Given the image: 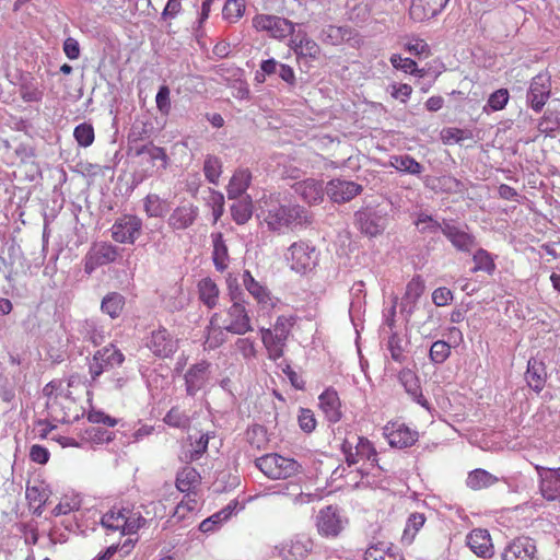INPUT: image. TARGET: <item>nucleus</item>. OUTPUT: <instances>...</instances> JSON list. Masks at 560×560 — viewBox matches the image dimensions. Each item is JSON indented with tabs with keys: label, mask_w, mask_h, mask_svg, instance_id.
<instances>
[{
	"label": "nucleus",
	"mask_w": 560,
	"mask_h": 560,
	"mask_svg": "<svg viewBox=\"0 0 560 560\" xmlns=\"http://www.w3.org/2000/svg\"><path fill=\"white\" fill-rule=\"evenodd\" d=\"M257 218L269 231L282 233L285 229L311 224L308 211L300 205H282L278 200H265L260 206Z\"/></svg>",
	"instance_id": "f257e3e1"
},
{
	"label": "nucleus",
	"mask_w": 560,
	"mask_h": 560,
	"mask_svg": "<svg viewBox=\"0 0 560 560\" xmlns=\"http://www.w3.org/2000/svg\"><path fill=\"white\" fill-rule=\"evenodd\" d=\"M147 523L140 512L124 505H114L101 517V525L106 536L118 534L119 537L136 534Z\"/></svg>",
	"instance_id": "f03ea898"
},
{
	"label": "nucleus",
	"mask_w": 560,
	"mask_h": 560,
	"mask_svg": "<svg viewBox=\"0 0 560 560\" xmlns=\"http://www.w3.org/2000/svg\"><path fill=\"white\" fill-rule=\"evenodd\" d=\"M230 288L232 305L225 312V318L222 320L223 328L228 332L235 335H245L253 330L250 318L245 307V301L242 299V291L238 287Z\"/></svg>",
	"instance_id": "7ed1b4c3"
},
{
	"label": "nucleus",
	"mask_w": 560,
	"mask_h": 560,
	"mask_svg": "<svg viewBox=\"0 0 560 560\" xmlns=\"http://www.w3.org/2000/svg\"><path fill=\"white\" fill-rule=\"evenodd\" d=\"M354 224L358 230L370 237L381 235L387 228L389 212L386 208L368 205L354 212Z\"/></svg>",
	"instance_id": "20e7f679"
},
{
	"label": "nucleus",
	"mask_w": 560,
	"mask_h": 560,
	"mask_svg": "<svg viewBox=\"0 0 560 560\" xmlns=\"http://www.w3.org/2000/svg\"><path fill=\"white\" fill-rule=\"evenodd\" d=\"M319 255L317 248L310 242L299 241L290 245L285 259L292 271L304 276L317 267Z\"/></svg>",
	"instance_id": "39448f33"
},
{
	"label": "nucleus",
	"mask_w": 560,
	"mask_h": 560,
	"mask_svg": "<svg viewBox=\"0 0 560 560\" xmlns=\"http://www.w3.org/2000/svg\"><path fill=\"white\" fill-rule=\"evenodd\" d=\"M256 467L270 479H287L301 472L302 466L293 458L266 454L256 459Z\"/></svg>",
	"instance_id": "423d86ee"
},
{
	"label": "nucleus",
	"mask_w": 560,
	"mask_h": 560,
	"mask_svg": "<svg viewBox=\"0 0 560 560\" xmlns=\"http://www.w3.org/2000/svg\"><path fill=\"white\" fill-rule=\"evenodd\" d=\"M130 154L142 158V164L147 165L143 171L145 175L153 176L163 173L170 163V158L164 148L148 141L141 145L131 147Z\"/></svg>",
	"instance_id": "0eeeda50"
},
{
	"label": "nucleus",
	"mask_w": 560,
	"mask_h": 560,
	"mask_svg": "<svg viewBox=\"0 0 560 560\" xmlns=\"http://www.w3.org/2000/svg\"><path fill=\"white\" fill-rule=\"evenodd\" d=\"M124 361V353L113 343L98 349L89 362L91 381L96 382L104 372L120 366Z\"/></svg>",
	"instance_id": "6e6552de"
},
{
	"label": "nucleus",
	"mask_w": 560,
	"mask_h": 560,
	"mask_svg": "<svg viewBox=\"0 0 560 560\" xmlns=\"http://www.w3.org/2000/svg\"><path fill=\"white\" fill-rule=\"evenodd\" d=\"M347 525L348 518L335 505H327L320 509L316 516L317 532L324 538H337Z\"/></svg>",
	"instance_id": "1a4fd4ad"
},
{
	"label": "nucleus",
	"mask_w": 560,
	"mask_h": 560,
	"mask_svg": "<svg viewBox=\"0 0 560 560\" xmlns=\"http://www.w3.org/2000/svg\"><path fill=\"white\" fill-rule=\"evenodd\" d=\"M253 27L266 32L275 39H283L295 32V24L285 18L272 14H256L252 20Z\"/></svg>",
	"instance_id": "9d476101"
},
{
	"label": "nucleus",
	"mask_w": 560,
	"mask_h": 560,
	"mask_svg": "<svg viewBox=\"0 0 560 560\" xmlns=\"http://www.w3.org/2000/svg\"><path fill=\"white\" fill-rule=\"evenodd\" d=\"M142 219L135 214H124L116 219L110 228L115 242L120 244H135L142 233Z\"/></svg>",
	"instance_id": "9b49d317"
},
{
	"label": "nucleus",
	"mask_w": 560,
	"mask_h": 560,
	"mask_svg": "<svg viewBox=\"0 0 560 560\" xmlns=\"http://www.w3.org/2000/svg\"><path fill=\"white\" fill-rule=\"evenodd\" d=\"M120 254L117 246L108 242L94 244L84 257V271L91 275L98 267L114 262Z\"/></svg>",
	"instance_id": "f8f14e48"
},
{
	"label": "nucleus",
	"mask_w": 560,
	"mask_h": 560,
	"mask_svg": "<svg viewBox=\"0 0 560 560\" xmlns=\"http://www.w3.org/2000/svg\"><path fill=\"white\" fill-rule=\"evenodd\" d=\"M145 347L158 358H171L178 349L176 339L165 327L160 326L145 338Z\"/></svg>",
	"instance_id": "ddd939ff"
},
{
	"label": "nucleus",
	"mask_w": 560,
	"mask_h": 560,
	"mask_svg": "<svg viewBox=\"0 0 560 560\" xmlns=\"http://www.w3.org/2000/svg\"><path fill=\"white\" fill-rule=\"evenodd\" d=\"M211 375V363L207 360H200L191 364L184 374L185 392L189 397H195L202 390Z\"/></svg>",
	"instance_id": "4468645a"
},
{
	"label": "nucleus",
	"mask_w": 560,
	"mask_h": 560,
	"mask_svg": "<svg viewBox=\"0 0 560 560\" xmlns=\"http://www.w3.org/2000/svg\"><path fill=\"white\" fill-rule=\"evenodd\" d=\"M536 542L527 536H520L504 547L502 560H539Z\"/></svg>",
	"instance_id": "2eb2a0df"
},
{
	"label": "nucleus",
	"mask_w": 560,
	"mask_h": 560,
	"mask_svg": "<svg viewBox=\"0 0 560 560\" xmlns=\"http://www.w3.org/2000/svg\"><path fill=\"white\" fill-rule=\"evenodd\" d=\"M535 470L542 498L547 501H560V467L548 468L535 465Z\"/></svg>",
	"instance_id": "dca6fc26"
},
{
	"label": "nucleus",
	"mask_w": 560,
	"mask_h": 560,
	"mask_svg": "<svg viewBox=\"0 0 560 560\" xmlns=\"http://www.w3.org/2000/svg\"><path fill=\"white\" fill-rule=\"evenodd\" d=\"M551 82L546 73H538L532 79L527 91L526 100L528 105L536 113L540 112L550 96Z\"/></svg>",
	"instance_id": "f3484780"
},
{
	"label": "nucleus",
	"mask_w": 560,
	"mask_h": 560,
	"mask_svg": "<svg viewBox=\"0 0 560 560\" xmlns=\"http://www.w3.org/2000/svg\"><path fill=\"white\" fill-rule=\"evenodd\" d=\"M362 191V185L342 178H334L326 185V194L336 203L349 202Z\"/></svg>",
	"instance_id": "a211bd4d"
},
{
	"label": "nucleus",
	"mask_w": 560,
	"mask_h": 560,
	"mask_svg": "<svg viewBox=\"0 0 560 560\" xmlns=\"http://www.w3.org/2000/svg\"><path fill=\"white\" fill-rule=\"evenodd\" d=\"M425 290V282L420 275H415L406 285L400 301V314L408 322L417 308L419 299Z\"/></svg>",
	"instance_id": "6ab92c4d"
},
{
	"label": "nucleus",
	"mask_w": 560,
	"mask_h": 560,
	"mask_svg": "<svg viewBox=\"0 0 560 560\" xmlns=\"http://www.w3.org/2000/svg\"><path fill=\"white\" fill-rule=\"evenodd\" d=\"M450 0H412L409 16L415 22H425L440 15Z\"/></svg>",
	"instance_id": "aec40b11"
},
{
	"label": "nucleus",
	"mask_w": 560,
	"mask_h": 560,
	"mask_svg": "<svg viewBox=\"0 0 560 560\" xmlns=\"http://www.w3.org/2000/svg\"><path fill=\"white\" fill-rule=\"evenodd\" d=\"M443 235L458 252L470 253L477 245L476 237L453 223V220L444 219Z\"/></svg>",
	"instance_id": "412c9836"
},
{
	"label": "nucleus",
	"mask_w": 560,
	"mask_h": 560,
	"mask_svg": "<svg viewBox=\"0 0 560 560\" xmlns=\"http://www.w3.org/2000/svg\"><path fill=\"white\" fill-rule=\"evenodd\" d=\"M398 381L412 401L420 405L428 411L432 410L430 402L422 394L420 380L415 371L408 368L400 370L398 373Z\"/></svg>",
	"instance_id": "4be33fe9"
},
{
	"label": "nucleus",
	"mask_w": 560,
	"mask_h": 560,
	"mask_svg": "<svg viewBox=\"0 0 560 560\" xmlns=\"http://www.w3.org/2000/svg\"><path fill=\"white\" fill-rule=\"evenodd\" d=\"M199 215V208L191 202L177 206L167 219L168 226L174 231L190 228Z\"/></svg>",
	"instance_id": "5701e85b"
},
{
	"label": "nucleus",
	"mask_w": 560,
	"mask_h": 560,
	"mask_svg": "<svg viewBox=\"0 0 560 560\" xmlns=\"http://www.w3.org/2000/svg\"><path fill=\"white\" fill-rule=\"evenodd\" d=\"M293 191L306 203L316 205L323 201L326 187L323 180L306 178L292 185Z\"/></svg>",
	"instance_id": "b1692460"
},
{
	"label": "nucleus",
	"mask_w": 560,
	"mask_h": 560,
	"mask_svg": "<svg viewBox=\"0 0 560 560\" xmlns=\"http://www.w3.org/2000/svg\"><path fill=\"white\" fill-rule=\"evenodd\" d=\"M75 330L83 342H90L94 347L101 346L105 341V327L98 318L79 320Z\"/></svg>",
	"instance_id": "393cba45"
},
{
	"label": "nucleus",
	"mask_w": 560,
	"mask_h": 560,
	"mask_svg": "<svg viewBox=\"0 0 560 560\" xmlns=\"http://www.w3.org/2000/svg\"><path fill=\"white\" fill-rule=\"evenodd\" d=\"M386 436L393 447L407 448L412 446L419 439L418 431L407 427L405 423H393L386 427Z\"/></svg>",
	"instance_id": "a878e982"
},
{
	"label": "nucleus",
	"mask_w": 560,
	"mask_h": 560,
	"mask_svg": "<svg viewBox=\"0 0 560 560\" xmlns=\"http://www.w3.org/2000/svg\"><path fill=\"white\" fill-rule=\"evenodd\" d=\"M359 36L357 30L351 26L343 25H326L322 28L319 39L327 45L338 46L343 43L354 40L358 43L357 37Z\"/></svg>",
	"instance_id": "bb28decb"
},
{
	"label": "nucleus",
	"mask_w": 560,
	"mask_h": 560,
	"mask_svg": "<svg viewBox=\"0 0 560 560\" xmlns=\"http://www.w3.org/2000/svg\"><path fill=\"white\" fill-rule=\"evenodd\" d=\"M319 407L330 423H337L342 418L341 401L336 389L326 388L318 397Z\"/></svg>",
	"instance_id": "cd10ccee"
},
{
	"label": "nucleus",
	"mask_w": 560,
	"mask_h": 560,
	"mask_svg": "<svg viewBox=\"0 0 560 560\" xmlns=\"http://www.w3.org/2000/svg\"><path fill=\"white\" fill-rule=\"evenodd\" d=\"M470 550L481 558H490L493 555V545L490 534L487 529L476 528L471 530L466 538Z\"/></svg>",
	"instance_id": "c85d7f7f"
},
{
	"label": "nucleus",
	"mask_w": 560,
	"mask_h": 560,
	"mask_svg": "<svg viewBox=\"0 0 560 560\" xmlns=\"http://www.w3.org/2000/svg\"><path fill=\"white\" fill-rule=\"evenodd\" d=\"M253 180V174L247 167H238L234 171L226 187L229 199H238L242 197Z\"/></svg>",
	"instance_id": "c756f323"
},
{
	"label": "nucleus",
	"mask_w": 560,
	"mask_h": 560,
	"mask_svg": "<svg viewBox=\"0 0 560 560\" xmlns=\"http://www.w3.org/2000/svg\"><path fill=\"white\" fill-rule=\"evenodd\" d=\"M525 380L527 385L535 393H540L544 389L547 381V371L545 363L535 358H530L527 362Z\"/></svg>",
	"instance_id": "7c9ffc66"
},
{
	"label": "nucleus",
	"mask_w": 560,
	"mask_h": 560,
	"mask_svg": "<svg viewBox=\"0 0 560 560\" xmlns=\"http://www.w3.org/2000/svg\"><path fill=\"white\" fill-rule=\"evenodd\" d=\"M291 48L299 57L317 59L320 49L315 40L310 38L306 33H294L290 39Z\"/></svg>",
	"instance_id": "2f4dec72"
},
{
	"label": "nucleus",
	"mask_w": 560,
	"mask_h": 560,
	"mask_svg": "<svg viewBox=\"0 0 560 560\" xmlns=\"http://www.w3.org/2000/svg\"><path fill=\"white\" fill-rule=\"evenodd\" d=\"M212 261L219 272L226 270L230 261L229 249L221 232H212Z\"/></svg>",
	"instance_id": "473e14b6"
},
{
	"label": "nucleus",
	"mask_w": 560,
	"mask_h": 560,
	"mask_svg": "<svg viewBox=\"0 0 560 560\" xmlns=\"http://www.w3.org/2000/svg\"><path fill=\"white\" fill-rule=\"evenodd\" d=\"M500 480L504 481L506 485L510 486L509 480L506 478H499L486 469L477 468L468 474L466 479V486L471 490H481L493 486Z\"/></svg>",
	"instance_id": "72a5a7b5"
},
{
	"label": "nucleus",
	"mask_w": 560,
	"mask_h": 560,
	"mask_svg": "<svg viewBox=\"0 0 560 560\" xmlns=\"http://www.w3.org/2000/svg\"><path fill=\"white\" fill-rule=\"evenodd\" d=\"M154 132L153 124L147 120H136L128 133V150L131 151V147L141 145L145 142L150 141L152 135Z\"/></svg>",
	"instance_id": "f704fd0d"
},
{
	"label": "nucleus",
	"mask_w": 560,
	"mask_h": 560,
	"mask_svg": "<svg viewBox=\"0 0 560 560\" xmlns=\"http://www.w3.org/2000/svg\"><path fill=\"white\" fill-rule=\"evenodd\" d=\"M243 285L258 304L264 306L272 305L269 290L256 281L248 270H245L243 273Z\"/></svg>",
	"instance_id": "c9c22d12"
},
{
	"label": "nucleus",
	"mask_w": 560,
	"mask_h": 560,
	"mask_svg": "<svg viewBox=\"0 0 560 560\" xmlns=\"http://www.w3.org/2000/svg\"><path fill=\"white\" fill-rule=\"evenodd\" d=\"M200 474L191 466L183 467L176 476V488L184 493H191L200 482Z\"/></svg>",
	"instance_id": "e433bc0d"
},
{
	"label": "nucleus",
	"mask_w": 560,
	"mask_h": 560,
	"mask_svg": "<svg viewBox=\"0 0 560 560\" xmlns=\"http://www.w3.org/2000/svg\"><path fill=\"white\" fill-rule=\"evenodd\" d=\"M261 340L268 351V358L277 361L283 355L287 340L275 336L271 329L261 328Z\"/></svg>",
	"instance_id": "4c0bfd02"
},
{
	"label": "nucleus",
	"mask_w": 560,
	"mask_h": 560,
	"mask_svg": "<svg viewBox=\"0 0 560 560\" xmlns=\"http://www.w3.org/2000/svg\"><path fill=\"white\" fill-rule=\"evenodd\" d=\"M126 305V298L119 292L107 293L101 302V311L112 319H117Z\"/></svg>",
	"instance_id": "58836bf2"
},
{
	"label": "nucleus",
	"mask_w": 560,
	"mask_h": 560,
	"mask_svg": "<svg viewBox=\"0 0 560 560\" xmlns=\"http://www.w3.org/2000/svg\"><path fill=\"white\" fill-rule=\"evenodd\" d=\"M221 315L214 313L210 318V324L207 327V338L205 345L208 349H217L225 342V329L220 324Z\"/></svg>",
	"instance_id": "ea45409f"
},
{
	"label": "nucleus",
	"mask_w": 560,
	"mask_h": 560,
	"mask_svg": "<svg viewBox=\"0 0 560 560\" xmlns=\"http://www.w3.org/2000/svg\"><path fill=\"white\" fill-rule=\"evenodd\" d=\"M143 209L149 218H163L170 210L166 199L156 194H148L143 198Z\"/></svg>",
	"instance_id": "a19ab883"
},
{
	"label": "nucleus",
	"mask_w": 560,
	"mask_h": 560,
	"mask_svg": "<svg viewBox=\"0 0 560 560\" xmlns=\"http://www.w3.org/2000/svg\"><path fill=\"white\" fill-rule=\"evenodd\" d=\"M390 166L400 173L419 176L424 167L409 154L393 155L390 158Z\"/></svg>",
	"instance_id": "79ce46f5"
},
{
	"label": "nucleus",
	"mask_w": 560,
	"mask_h": 560,
	"mask_svg": "<svg viewBox=\"0 0 560 560\" xmlns=\"http://www.w3.org/2000/svg\"><path fill=\"white\" fill-rule=\"evenodd\" d=\"M495 255L491 254L485 248H478L472 255V261L475 264L471 269L472 272L483 271L489 276H492L497 269Z\"/></svg>",
	"instance_id": "37998d69"
},
{
	"label": "nucleus",
	"mask_w": 560,
	"mask_h": 560,
	"mask_svg": "<svg viewBox=\"0 0 560 560\" xmlns=\"http://www.w3.org/2000/svg\"><path fill=\"white\" fill-rule=\"evenodd\" d=\"M163 421L171 428L186 431L191 425L189 415L179 406H173L164 416Z\"/></svg>",
	"instance_id": "c03bdc74"
},
{
	"label": "nucleus",
	"mask_w": 560,
	"mask_h": 560,
	"mask_svg": "<svg viewBox=\"0 0 560 560\" xmlns=\"http://www.w3.org/2000/svg\"><path fill=\"white\" fill-rule=\"evenodd\" d=\"M199 299L209 308H213L219 299V288L215 282L210 278H205L198 283Z\"/></svg>",
	"instance_id": "a18cd8bd"
},
{
	"label": "nucleus",
	"mask_w": 560,
	"mask_h": 560,
	"mask_svg": "<svg viewBox=\"0 0 560 560\" xmlns=\"http://www.w3.org/2000/svg\"><path fill=\"white\" fill-rule=\"evenodd\" d=\"M253 214V203L250 197L237 200L231 206V215L236 224H245Z\"/></svg>",
	"instance_id": "49530a36"
},
{
	"label": "nucleus",
	"mask_w": 560,
	"mask_h": 560,
	"mask_svg": "<svg viewBox=\"0 0 560 560\" xmlns=\"http://www.w3.org/2000/svg\"><path fill=\"white\" fill-rule=\"evenodd\" d=\"M415 225L421 234H436L439 232L443 233L444 219L442 220V222H440L432 215L425 212H420L417 215Z\"/></svg>",
	"instance_id": "de8ad7c7"
},
{
	"label": "nucleus",
	"mask_w": 560,
	"mask_h": 560,
	"mask_svg": "<svg viewBox=\"0 0 560 560\" xmlns=\"http://www.w3.org/2000/svg\"><path fill=\"white\" fill-rule=\"evenodd\" d=\"M313 550V541L307 537H295L288 546V552L295 560L305 559Z\"/></svg>",
	"instance_id": "09e8293b"
},
{
	"label": "nucleus",
	"mask_w": 560,
	"mask_h": 560,
	"mask_svg": "<svg viewBox=\"0 0 560 560\" xmlns=\"http://www.w3.org/2000/svg\"><path fill=\"white\" fill-rule=\"evenodd\" d=\"M425 523V516L423 513H411L406 522V526L402 534V541L410 544L416 534L423 527Z\"/></svg>",
	"instance_id": "8fccbe9b"
},
{
	"label": "nucleus",
	"mask_w": 560,
	"mask_h": 560,
	"mask_svg": "<svg viewBox=\"0 0 560 560\" xmlns=\"http://www.w3.org/2000/svg\"><path fill=\"white\" fill-rule=\"evenodd\" d=\"M142 375L145 378L147 387L152 396L158 395L168 385L167 377L156 370H147Z\"/></svg>",
	"instance_id": "3c124183"
},
{
	"label": "nucleus",
	"mask_w": 560,
	"mask_h": 560,
	"mask_svg": "<svg viewBox=\"0 0 560 560\" xmlns=\"http://www.w3.org/2000/svg\"><path fill=\"white\" fill-rule=\"evenodd\" d=\"M203 173L206 179L211 184H218L222 174V162L218 156L207 155L203 162Z\"/></svg>",
	"instance_id": "603ef678"
},
{
	"label": "nucleus",
	"mask_w": 560,
	"mask_h": 560,
	"mask_svg": "<svg viewBox=\"0 0 560 560\" xmlns=\"http://www.w3.org/2000/svg\"><path fill=\"white\" fill-rule=\"evenodd\" d=\"M363 560H402V558L390 552L384 544H377L366 549Z\"/></svg>",
	"instance_id": "864d4df0"
},
{
	"label": "nucleus",
	"mask_w": 560,
	"mask_h": 560,
	"mask_svg": "<svg viewBox=\"0 0 560 560\" xmlns=\"http://www.w3.org/2000/svg\"><path fill=\"white\" fill-rule=\"evenodd\" d=\"M451 355V346L444 340H436L429 351L430 361L433 364L444 363Z\"/></svg>",
	"instance_id": "5fc2aeb1"
},
{
	"label": "nucleus",
	"mask_w": 560,
	"mask_h": 560,
	"mask_svg": "<svg viewBox=\"0 0 560 560\" xmlns=\"http://www.w3.org/2000/svg\"><path fill=\"white\" fill-rule=\"evenodd\" d=\"M390 62L394 68L402 70L405 73L416 74L418 77H423L424 70L417 68V62L408 57H401L400 55H393L390 57Z\"/></svg>",
	"instance_id": "6e6d98bb"
},
{
	"label": "nucleus",
	"mask_w": 560,
	"mask_h": 560,
	"mask_svg": "<svg viewBox=\"0 0 560 560\" xmlns=\"http://www.w3.org/2000/svg\"><path fill=\"white\" fill-rule=\"evenodd\" d=\"M387 349L390 358L398 363L406 361L405 348L402 347V339L397 331H392L387 340Z\"/></svg>",
	"instance_id": "4d7b16f0"
},
{
	"label": "nucleus",
	"mask_w": 560,
	"mask_h": 560,
	"mask_svg": "<svg viewBox=\"0 0 560 560\" xmlns=\"http://www.w3.org/2000/svg\"><path fill=\"white\" fill-rule=\"evenodd\" d=\"M73 137L80 147L88 148L94 141V128L88 122L79 124L74 128Z\"/></svg>",
	"instance_id": "13d9d810"
},
{
	"label": "nucleus",
	"mask_w": 560,
	"mask_h": 560,
	"mask_svg": "<svg viewBox=\"0 0 560 560\" xmlns=\"http://www.w3.org/2000/svg\"><path fill=\"white\" fill-rule=\"evenodd\" d=\"M510 98L509 91L506 89H499L490 94L487 104L483 107L485 112L489 109L492 112L501 110L505 107Z\"/></svg>",
	"instance_id": "bf43d9fd"
},
{
	"label": "nucleus",
	"mask_w": 560,
	"mask_h": 560,
	"mask_svg": "<svg viewBox=\"0 0 560 560\" xmlns=\"http://www.w3.org/2000/svg\"><path fill=\"white\" fill-rule=\"evenodd\" d=\"M244 11V0H226L222 9V14L225 20L236 22L243 15Z\"/></svg>",
	"instance_id": "052dcab7"
},
{
	"label": "nucleus",
	"mask_w": 560,
	"mask_h": 560,
	"mask_svg": "<svg viewBox=\"0 0 560 560\" xmlns=\"http://www.w3.org/2000/svg\"><path fill=\"white\" fill-rule=\"evenodd\" d=\"M357 445H355V455H359L361 459H366L370 462L377 460V453L373 444L369 441V439L364 436H357Z\"/></svg>",
	"instance_id": "680f3d73"
},
{
	"label": "nucleus",
	"mask_w": 560,
	"mask_h": 560,
	"mask_svg": "<svg viewBox=\"0 0 560 560\" xmlns=\"http://www.w3.org/2000/svg\"><path fill=\"white\" fill-rule=\"evenodd\" d=\"M364 283L362 281L355 282L351 290L350 294L352 296L349 307V315L353 319V314L359 313L362 308L363 298H364Z\"/></svg>",
	"instance_id": "e2e57ef3"
},
{
	"label": "nucleus",
	"mask_w": 560,
	"mask_h": 560,
	"mask_svg": "<svg viewBox=\"0 0 560 560\" xmlns=\"http://www.w3.org/2000/svg\"><path fill=\"white\" fill-rule=\"evenodd\" d=\"M171 91L170 88L165 84L161 85L158 90L156 96H155V104L158 110L163 116H168L171 113Z\"/></svg>",
	"instance_id": "0e129e2a"
},
{
	"label": "nucleus",
	"mask_w": 560,
	"mask_h": 560,
	"mask_svg": "<svg viewBox=\"0 0 560 560\" xmlns=\"http://www.w3.org/2000/svg\"><path fill=\"white\" fill-rule=\"evenodd\" d=\"M294 323L295 318L293 316H278L272 330L273 335L288 340Z\"/></svg>",
	"instance_id": "69168bd1"
},
{
	"label": "nucleus",
	"mask_w": 560,
	"mask_h": 560,
	"mask_svg": "<svg viewBox=\"0 0 560 560\" xmlns=\"http://www.w3.org/2000/svg\"><path fill=\"white\" fill-rule=\"evenodd\" d=\"M299 425L305 433H311L316 428V419L314 412L311 409L301 408L298 417Z\"/></svg>",
	"instance_id": "338daca9"
},
{
	"label": "nucleus",
	"mask_w": 560,
	"mask_h": 560,
	"mask_svg": "<svg viewBox=\"0 0 560 560\" xmlns=\"http://www.w3.org/2000/svg\"><path fill=\"white\" fill-rule=\"evenodd\" d=\"M443 138L447 141L462 143L465 140L472 138V132L468 129L447 128L443 130Z\"/></svg>",
	"instance_id": "774afa93"
}]
</instances>
